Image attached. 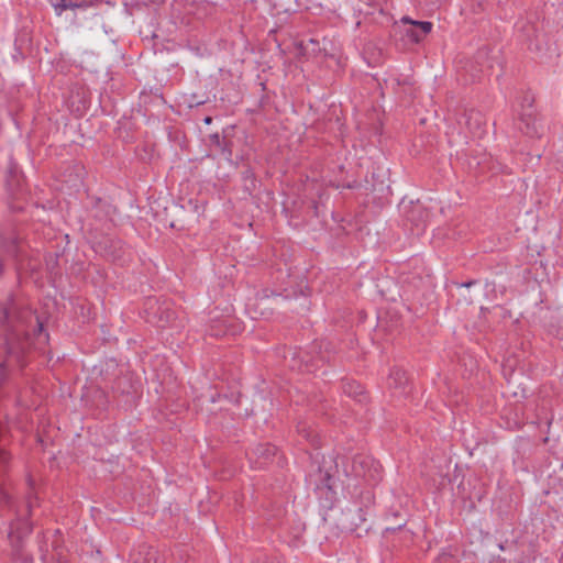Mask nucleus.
Segmentation results:
<instances>
[{
    "instance_id": "nucleus-1",
    "label": "nucleus",
    "mask_w": 563,
    "mask_h": 563,
    "mask_svg": "<svg viewBox=\"0 0 563 563\" xmlns=\"http://www.w3.org/2000/svg\"><path fill=\"white\" fill-rule=\"evenodd\" d=\"M27 328L33 331L34 340L29 342L36 350H42L48 342V334L44 332L40 319L31 311L20 318L13 325L11 333L5 338V343L0 346V382L4 375L24 365L25 343L20 341V333L29 334Z\"/></svg>"
},
{
    "instance_id": "nucleus-2",
    "label": "nucleus",
    "mask_w": 563,
    "mask_h": 563,
    "mask_svg": "<svg viewBox=\"0 0 563 563\" xmlns=\"http://www.w3.org/2000/svg\"><path fill=\"white\" fill-rule=\"evenodd\" d=\"M23 175L14 162H10L5 174V191L9 201L20 199L23 194Z\"/></svg>"
},
{
    "instance_id": "nucleus-3",
    "label": "nucleus",
    "mask_w": 563,
    "mask_h": 563,
    "mask_svg": "<svg viewBox=\"0 0 563 563\" xmlns=\"http://www.w3.org/2000/svg\"><path fill=\"white\" fill-rule=\"evenodd\" d=\"M400 21L411 25L410 29L405 31V36L410 43L421 42L428 34L431 33L433 27L430 21H415L406 16Z\"/></svg>"
},
{
    "instance_id": "nucleus-4",
    "label": "nucleus",
    "mask_w": 563,
    "mask_h": 563,
    "mask_svg": "<svg viewBox=\"0 0 563 563\" xmlns=\"http://www.w3.org/2000/svg\"><path fill=\"white\" fill-rule=\"evenodd\" d=\"M32 527L29 521L22 520L11 523L10 531H9V539L11 542L18 543L23 538L29 536L31 533Z\"/></svg>"
},
{
    "instance_id": "nucleus-5",
    "label": "nucleus",
    "mask_w": 563,
    "mask_h": 563,
    "mask_svg": "<svg viewBox=\"0 0 563 563\" xmlns=\"http://www.w3.org/2000/svg\"><path fill=\"white\" fill-rule=\"evenodd\" d=\"M57 15L70 7V0H48Z\"/></svg>"
},
{
    "instance_id": "nucleus-6",
    "label": "nucleus",
    "mask_w": 563,
    "mask_h": 563,
    "mask_svg": "<svg viewBox=\"0 0 563 563\" xmlns=\"http://www.w3.org/2000/svg\"><path fill=\"white\" fill-rule=\"evenodd\" d=\"M365 521H366V518H365L363 511L358 510L357 514H355V516H353L351 518V521H350L351 530H353V531L357 530L361 527V523H363Z\"/></svg>"
},
{
    "instance_id": "nucleus-7",
    "label": "nucleus",
    "mask_w": 563,
    "mask_h": 563,
    "mask_svg": "<svg viewBox=\"0 0 563 563\" xmlns=\"http://www.w3.org/2000/svg\"><path fill=\"white\" fill-rule=\"evenodd\" d=\"M9 320V311L7 308L1 307L0 308V324H3Z\"/></svg>"
},
{
    "instance_id": "nucleus-8",
    "label": "nucleus",
    "mask_w": 563,
    "mask_h": 563,
    "mask_svg": "<svg viewBox=\"0 0 563 563\" xmlns=\"http://www.w3.org/2000/svg\"><path fill=\"white\" fill-rule=\"evenodd\" d=\"M205 121H206V123L208 124V123H210L211 119H210V118H207Z\"/></svg>"
}]
</instances>
